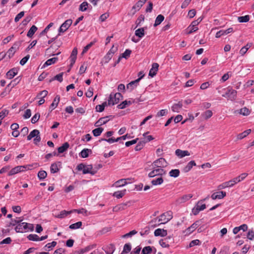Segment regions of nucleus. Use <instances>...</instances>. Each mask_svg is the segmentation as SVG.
<instances>
[{
    "label": "nucleus",
    "mask_w": 254,
    "mask_h": 254,
    "mask_svg": "<svg viewBox=\"0 0 254 254\" xmlns=\"http://www.w3.org/2000/svg\"><path fill=\"white\" fill-rule=\"evenodd\" d=\"M172 217H173V216H172L171 212L167 211L165 213L162 214L158 217V218H155V219L152 220L151 222L152 223H156L157 221L159 222V224H158L157 225L156 224L155 225V227L157 226H159L160 224H165V223H167L172 218Z\"/></svg>",
    "instance_id": "1"
},
{
    "label": "nucleus",
    "mask_w": 254,
    "mask_h": 254,
    "mask_svg": "<svg viewBox=\"0 0 254 254\" xmlns=\"http://www.w3.org/2000/svg\"><path fill=\"white\" fill-rule=\"evenodd\" d=\"M34 229L33 225L26 222L19 223L15 228L16 232L23 233L33 231Z\"/></svg>",
    "instance_id": "2"
},
{
    "label": "nucleus",
    "mask_w": 254,
    "mask_h": 254,
    "mask_svg": "<svg viewBox=\"0 0 254 254\" xmlns=\"http://www.w3.org/2000/svg\"><path fill=\"white\" fill-rule=\"evenodd\" d=\"M123 96L120 93L115 94L111 93L108 101V105H114L118 103L121 99H122Z\"/></svg>",
    "instance_id": "3"
},
{
    "label": "nucleus",
    "mask_w": 254,
    "mask_h": 254,
    "mask_svg": "<svg viewBox=\"0 0 254 254\" xmlns=\"http://www.w3.org/2000/svg\"><path fill=\"white\" fill-rule=\"evenodd\" d=\"M30 165L26 166H18L10 170V171L8 173V176H12L15 174H16L19 172H22L24 171V169H26L28 170L30 169Z\"/></svg>",
    "instance_id": "4"
},
{
    "label": "nucleus",
    "mask_w": 254,
    "mask_h": 254,
    "mask_svg": "<svg viewBox=\"0 0 254 254\" xmlns=\"http://www.w3.org/2000/svg\"><path fill=\"white\" fill-rule=\"evenodd\" d=\"M166 174V171L162 168L152 167V171L148 174V177L153 178L156 176H160Z\"/></svg>",
    "instance_id": "5"
},
{
    "label": "nucleus",
    "mask_w": 254,
    "mask_h": 254,
    "mask_svg": "<svg viewBox=\"0 0 254 254\" xmlns=\"http://www.w3.org/2000/svg\"><path fill=\"white\" fill-rule=\"evenodd\" d=\"M167 166V162L165 160V159L163 158H160L154 161L152 164V167L158 168H162L166 167Z\"/></svg>",
    "instance_id": "6"
},
{
    "label": "nucleus",
    "mask_w": 254,
    "mask_h": 254,
    "mask_svg": "<svg viewBox=\"0 0 254 254\" xmlns=\"http://www.w3.org/2000/svg\"><path fill=\"white\" fill-rule=\"evenodd\" d=\"M237 93L236 90L232 88H229L226 93L222 95V96L231 101H234L236 99Z\"/></svg>",
    "instance_id": "7"
},
{
    "label": "nucleus",
    "mask_w": 254,
    "mask_h": 254,
    "mask_svg": "<svg viewBox=\"0 0 254 254\" xmlns=\"http://www.w3.org/2000/svg\"><path fill=\"white\" fill-rule=\"evenodd\" d=\"M200 224L201 222L200 220L196 221L190 227L186 229L184 233H185L186 235H189L192 233Z\"/></svg>",
    "instance_id": "8"
},
{
    "label": "nucleus",
    "mask_w": 254,
    "mask_h": 254,
    "mask_svg": "<svg viewBox=\"0 0 254 254\" xmlns=\"http://www.w3.org/2000/svg\"><path fill=\"white\" fill-rule=\"evenodd\" d=\"M72 21L70 19L65 20L60 27V28L59 29V32L60 33L65 32L66 30L68 29V28L71 25V24H72Z\"/></svg>",
    "instance_id": "9"
},
{
    "label": "nucleus",
    "mask_w": 254,
    "mask_h": 254,
    "mask_svg": "<svg viewBox=\"0 0 254 254\" xmlns=\"http://www.w3.org/2000/svg\"><path fill=\"white\" fill-rule=\"evenodd\" d=\"M143 75H141L140 77H139L137 79L129 82L127 85V89L132 91L134 88V87L137 86L138 82L141 80V79L143 78Z\"/></svg>",
    "instance_id": "10"
},
{
    "label": "nucleus",
    "mask_w": 254,
    "mask_h": 254,
    "mask_svg": "<svg viewBox=\"0 0 254 254\" xmlns=\"http://www.w3.org/2000/svg\"><path fill=\"white\" fill-rule=\"evenodd\" d=\"M226 195L225 191H220L213 193L212 194L211 197L212 199L215 200L216 199H222Z\"/></svg>",
    "instance_id": "11"
},
{
    "label": "nucleus",
    "mask_w": 254,
    "mask_h": 254,
    "mask_svg": "<svg viewBox=\"0 0 254 254\" xmlns=\"http://www.w3.org/2000/svg\"><path fill=\"white\" fill-rule=\"evenodd\" d=\"M192 197V195L191 194H185V195H184L182 196L181 197L178 198L176 200V202L178 204L183 203H184V202L187 201L188 200H189Z\"/></svg>",
    "instance_id": "12"
},
{
    "label": "nucleus",
    "mask_w": 254,
    "mask_h": 254,
    "mask_svg": "<svg viewBox=\"0 0 254 254\" xmlns=\"http://www.w3.org/2000/svg\"><path fill=\"white\" fill-rule=\"evenodd\" d=\"M233 32V28H229L227 30H221L217 32L216 34L215 37L217 38H220L221 36L226 35L228 34L232 33Z\"/></svg>",
    "instance_id": "13"
},
{
    "label": "nucleus",
    "mask_w": 254,
    "mask_h": 254,
    "mask_svg": "<svg viewBox=\"0 0 254 254\" xmlns=\"http://www.w3.org/2000/svg\"><path fill=\"white\" fill-rule=\"evenodd\" d=\"M159 64L157 63H153L152 64V68L149 70V75L152 77L155 76L158 70Z\"/></svg>",
    "instance_id": "14"
},
{
    "label": "nucleus",
    "mask_w": 254,
    "mask_h": 254,
    "mask_svg": "<svg viewBox=\"0 0 254 254\" xmlns=\"http://www.w3.org/2000/svg\"><path fill=\"white\" fill-rule=\"evenodd\" d=\"M109 117L107 116L100 118L94 124V126L96 127H99L103 125L106 124L109 121Z\"/></svg>",
    "instance_id": "15"
},
{
    "label": "nucleus",
    "mask_w": 254,
    "mask_h": 254,
    "mask_svg": "<svg viewBox=\"0 0 254 254\" xmlns=\"http://www.w3.org/2000/svg\"><path fill=\"white\" fill-rule=\"evenodd\" d=\"M183 104L181 102L174 104L171 107V110L173 112L179 113L182 109Z\"/></svg>",
    "instance_id": "16"
},
{
    "label": "nucleus",
    "mask_w": 254,
    "mask_h": 254,
    "mask_svg": "<svg viewBox=\"0 0 254 254\" xmlns=\"http://www.w3.org/2000/svg\"><path fill=\"white\" fill-rule=\"evenodd\" d=\"M175 154L177 156L180 158H183L186 156L190 155V153L188 150H182L179 149L176 150Z\"/></svg>",
    "instance_id": "17"
},
{
    "label": "nucleus",
    "mask_w": 254,
    "mask_h": 254,
    "mask_svg": "<svg viewBox=\"0 0 254 254\" xmlns=\"http://www.w3.org/2000/svg\"><path fill=\"white\" fill-rule=\"evenodd\" d=\"M167 235V231L166 230L162 229H157L154 231V235L156 237L161 236L165 237Z\"/></svg>",
    "instance_id": "18"
},
{
    "label": "nucleus",
    "mask_w": 254,
    "mask_h": 254,
    "mask_svg": "<svg viewBox=\"0 0 254 254\" xmlns=\"http://www.w3.org/2000/svg\"><path fill=\"white\" fill-rule=\"evenodd\" d=\"M232 187H233V184L232 183L231 181L230 180L228 182H224V183H222V184L219 185L217 187V189L218 190H221L225 189L226 188Z\"/></svg>",
    "instance_id": "19"
},
{
    "label": "nucleus",
    "mask_w": 254,
    "mask_h": 254,
    "mask_svg": "<svg viewBox=\"0 0 254 254\" xmlns=\"http://www.w3.org/2000/svg\"><path fill=\"white\" fill-rule=\"evenodd\" d=\"M18 72L17 69L15 68H13L9 70L6 74V76L7 78L10 79L12 78Z\"/></svg>",
    "instance_id": "20"
},
{
    "label": "nucleus",
    "mask_w": 254,
    "mask_h": 254,
    "mask_svg": "<svg viewBox=\"0 0 254 254\" xmlns=\"http://www.w3.org/2000/svg\"><path fill=\"white\" fill-rule=\"evenodd\" d=\"M126 184H127V180L125 179H122L121 180H119L116 182L114 185L113 186L118 188V187H121L125 186Z\"/></svg>",
    "instance_id": "21"
},
{
    "label": "nucleus",
    "mask_w": 254,
    "mask_h": 254,
    "mask_svg": "<svg viewBox=\"0 0 254 254\" xmlns=\"http://www.w3.org/2000/svg\"><path fill=\"white\" fill-rule=\"evenodd\" d=\"M145 2L142 0H139L138 1L136 4L133 5L132 7V9H134V11L133 13H134L136 11H138L140 9V8L142 7Z\"/></svg>",
    "instance_id": "22"
},
{
    "label": "nucleus",
    "mask_w": 254,
    "mask_h": 254,
    "mask_svg": "<svg viewBox=\"0 0 254 254\" xmlns=\"http://www.w3.org/2000/svg\"><path fill=\"white\" fill-rule=\"evenodd\" d=\"M58 60V59L57 57H54L53 58L48 60L43 64V66L42 67V68H45L47 66L50 65L52 64L56 63Z\"/></svg>",
    "instance_id": "23"
},
{
    "label": "nucleus",
    "mask_w": 254,
    "mask_h": 254,
    "mask_svg": "<svg viewBox=\"0 0 254 254\" xmlns=\"http://www.w3.org/2000/svg\"><path fill=\"white\" fill-rule=\"evenodd\" d=\"M145 28H141L136 29L135 31V35L139 38H142L145 35Z\"/></svg>",
    "instance_id": "24"
},
{
    "label": "nucleus",
    "mask_w": 254,
    "mask_h": 254,
    "mask_svg": "<svg viewBox=\"0 0 254 254\" xmlns=\"http://www.w3.org/2000/svg\"><path fill=\"white\" fill-rule=\"evenodd\" d=\"M59 101H60V96H57L55 97V98L54 99L53 103L51 104V105L50 107V109H51V110L52 111L54 109H55L57 107Z\"/></svg>",
    "instance_id": "25"
},
{
    "label": "nucleus",
    "mask_w": 254,
    "mask_h": 254,
    "mask_svg": "<svg viewBox=\"0 0 254 254\" xmlns=\"http://www.w3.org/2000/svg\"><path fill=\"white\" fill-rule=\"evenodd\" d=\"M196 166V163L194 161H190L188 163L187 165L184 168L183 170L185 172H188L190 171L193 166Z\"/></svg>",
    "instance_id": "26"
},
{
    "label": "nucleus",
    "mask_w": 254,
    "mask_h": 254,
    "mask_svg": "<svg viewBox=\"0 0 254 254\" xmlns=\"http://www.w3.org/2000/svg\"><path fill=\"white\" fill-rule=\"evenodd\" d=\"M127 205V203H121L119 205L115 206L113 208V211L115 212H118L119 211L123 210L126 208Z\"/></svg>",
    "instance_id": "27"
},
{
    "label": "nucleus",
    "mask_w": 254,
    "mask_h": 254,
    "mask_svg": "<svg viewBox=\"0 0 254 254\" xmlns=\"http://www.w3.org/2000/svg\"><path fill=\"white\" fill-rule=\"evenodd\" d=\"M40 134V132L38 129H34L30 132V134L27 136V140H30L32 138L35 137Z\"/></svg>",
    "instance_id": "28"
},
{
    "label": "nucleus",
    "mask_w": 254,
    "mask_h": 254,
    "mask_svg": "<svg viewBox=\"0 0 254 254\" xmlns=\"http://www.w3.org/2000/svg\"><path fill=\"white\" fill-rule=\"evenodd\" d=\"M163 182V179L162 177H159L156 179H153L151 183L152 185L157 186L161 185Z\"/></svg>",
    "instance_id": "29"
},
{
    "label": "nucleus",
    "mask_w": 254,
    "mask_h": 254,
    "mask_svg": "<svg viewBox=\"0 0 254 254\" xmlns=\"http://www.w3.org/2000/svg\"><path fill=\"white\" fill-rule=\"evenodd\" d=\"M251 129H247V130L244 131L242 133H241L237 135V139H242L244 138V137H245L247 135H248L251 133Z\"/></svg>",
    "instance_id": "30"
},
{
    "label": "nucleus",
    "mask_w": 254,
    "mask_h": 254,
    "mask_svg": "<svg viewBox=\"0 0 254 254\" xmlns=\"http://www.w3.org/2000/svg\"><path fill=\"white\" fill-rule=\"evenodd\" d=\"M252 46V43H248L246 46L243 47L240 51V54L243 56L246 53L247 51L249 50V48Z\"/></svg>",
    "instance_id": "31"
},
{
    "label": "nucleus",
    "mask_w": 254,
    "mask_h": 254,
    "mask_svg": "<svg viewBox=\"0 0 254 254\" xmlns=\"http://www.w3.org/2000/svg\"><path fill=\"white\" fill-rule=\"evenodd\" d=\"M131 104H132V102H131L130 101H128L125 100V101H123L122 103H121V104H119L118 105L117 107L119 109H123L125 108L127 106L131 105Z\"/></svg>",
    "instance_id": "32"
},
{
    "label": "nucleus",
    "mask_w": 254,
    "mask_h": 254,
    "mask_svg": "<svg viewBox=\"0 0 254 254\" xmlns=\"http://www.w3.org/2000/svg\"><path fill=\"white\" fill-rule=\"evenodd\" d=\"M69 147V144L67 142H65L62 146L59 147L58 149L59 153H62L66 151Z\"/></svg>",
    "instance_id": "33"
},
{
    "label": "nucleus",
    "mask_w": 254,
    "mask_h": 254,
    "mask_svg": "<svg viewBox=\"0 0 254 254\" xmlns=\"http://www.w3.org/2000/svg\"><path fill=\"white\" fill-rule=\"evenodd\" d=\"M89 7L88 3L86 1H84L79 5V10L81 11H85L87 10Z\"/></svg>",
    "instance_id": "34"
},
{
    "label": "nucleus",
    "mask_w": 254,
    "mask_h": 254,
    "mask_svg": "<svg viewBox=\"0 0 254 254\" xmlns=\"http://www.w3.org/2000/svg\"><path fill=\"white\" fill-rule=\"evenodd\" d=\"M37 28L36 26L35 25H33L31 28L29 30L27 34V36L28 37H32L33 35L34 34V33H35V32L37 31Z\"/></svg>",
    "instance_id": "35"
},
{
    "label": "nucleus",
    "mask_w": 254,
    "mask_h": 254,
    "mask_svg": "<svg viewBox=\"0 0 254 254\" xmlns=\"http://www.w3.org/2000/svg\"><path fill=\"white\" fill-rule=\"evenodd\" d=\"M164 19V17L161 14H159L156 18L154 26L156 27L159 25Z\"/></svg>",
    "instance_id": "36"
},
{
    "label": "nucleus",
    "mask_w": 254,
    "mask_h": 254,
    "mask_svg": "<svg viewBox=\"0 0 254 254\" xmlns=\"http://www.w3.org/2000/svg\"><path fill=\"white\" fill-rule=\"evenodd\" d=\"M126 191V190L116 191L113 193V196L117 198H122L125 195Z\"/></svg>",
    "instance_id": "37"
},
{
    "label": "nucleus",
    "mask_w": 254,
    "mask_h": 254,
    "mask_svg": "<svg viewBox=\"0 0 254 254\" xmlns=\"http://www.w3.org/2000/svg\"><path fill=\"white\" fill-rule=\"evenodd\" d=\"M250 20V16L249 15H247L243 16H239L238 17V21L240 23H244L247 22L249 21Z\"/></svg>",
    "instance_id": "38"
},
{
    "label": "nucleus",
    "mask_w": 254,
    "mask_h": 254,
    "mask_svg": "<svg viewBox=\"0 0 254 254\" xmlns=\"http://www.w3.org/2000/svg\"><path fill=\"white\" fill-rule=\"evenodd\" d=\"M104 129L102 127H98L92 130V133L94 136H99L103 132Z\"/></svg>",
    "instance_id": "39"
},
{
    "label": "nucleus",
    "mask_w": 254,
    "mask_h": 254,
    "mask_svg": "<svg viewBox=\"0 0 254 254\" xmlns=\"http://www.w3.org/2000/svg\"><path fill=\"white\" fill-rule=\"evenodd\" d=\"M213 113L211 110H207L202 114V116L205 120H207L211 117Z\"/></svg>",
    "instance_id": "40"
},
{
    "label": "nucleus",
    "mask_w": 254,
    "mask_h": 254,
    "mask_svg": "<svg viewBox=\"0 0 254 254\" xmlns=\"http://www.w3.org/2000/svg\"><path fill=\"white\" fill-rule=\"evenodd\" d=\"M251 113V111L246 107H244L241 109L239 111V113L243 116H248Z\"/></svg>",
    "instance_id": "41"
},
{
    "label": "nucleus",
    "mask_w": 254,
    "mask_h": 254,
    "mask_svg": "<svg viewBox=\"0 0 254 254\" xmlns=\"http://www.w3.org/2000/svg\"><path fill=\"white\" fill-rule=\"evenodd\" d=\"M180 175V171L178 169L172 170L169 172V175L171 177L176 178Z\"/></svg>",
    "instance_id": "42"
},
{
    "label": "nucleus",
    "mask_w": 254,
    "mask_h": 254,
    "mask_svg": "<svg viewBox=\"0 0 254 254\" xmlns=\"http://www.w3.org/2000/svg\"><path fill=\"white\" fill-rule=\"evenodd\" d=\"M16 47L15 46V47L13 46V47H11L8 50V51L6 53V55H7L8 57L9 58H10L11 57H12L13 56L15 52H16Z\"/></svg>",
    "instance_id": "43"
},
{
    "label": "nucleus",
    "mask_w": 254,
    "mask_h": 254,
    "mask_svg": "<svg viewBox=\"0 0 254 254\" xmlns=\"http://www.w3.org/2000/svg\"><path fill=\"white\" fill-rule=\"evenodd\" d=\"M107 103L106 102H104L102 105H97L96 107V110L97 112H102L104 110L105 106H106Z\"/></svg>",
    "instance_id": "44"
},
{
    "label": "nucleus",
    "mask_w": 254,
    "mask_h": 254,
    "mask_svg": "<svg viewBox=\"0 0 254 254\" xmlns=\"http://www.w3.org/2000/svg\"><path fill=\"white\" fill-rule=\"evenodd\" d=\"M47 176V174L45 171L41 170L38 173V177L40 180H43L45 178H46Z\"/></svg>",
    "instance_id": "45"
},
{
    "label": "nucleus",
    "mask_w": 254,
    "mask_h": 254,
    "mask_svg": "<svg viewBox=\"0 0 254 254\" xmlns=\"http://www.w3.org/2000/svg\"><path fill=\"white\" fill-rule=\"evenodd\" d=\"M91 152V150L89 149H84L80 152V156L82 158H86L88 156L89 152Z\"/></svg>",
    "instance_id": "46"
},
{
    "label": "nucleus",
    "mask_w": 254,
    "mask_h": 254,
    "mask_svg": "<svg viewBox=\"0 0 254 254\" xmlns=\"http://www.w3.org/2000/svg\"><path fill=\"white\" fill-rule=\"evenodd\" d=\"M92 169V167L91 166H88L87 167L85 166L84 169L83 170V173L84 174L90 173L92 175H94L95 174V172L91 171Z\"/></svg>",
    "instance_id": "47"
},
{
    "label": "nucleus",
    "mask_w": 254,
    "mask_h": 254,
    "mask_svg": "<svg viewBox=\"0 0 254 254\" xmlns=\"http://www.w3.org/2000/svg\"><path fill=\"white\" fill-rule=\"evenodd\" d=\"M81 226L82 222L81 221H79L75 223L70 225L69 228L71 229H76L80 228Z\"/></svg>",
    "instance_id": "48"
},
{
    "label": "nucleus",
    "mask_w": 254,
    "mask_h": 254,
    "mask_svg": "<svg viewBox=\"0 0 254 254\" xmlns=\"http://www.w3.org/2000/svg\"><path fill=\"white\" fill-rule=\"evenodd\" d=\"M27 238L30 241H39V237L36 234H30Z\"/></svg>",
    "instance_id": "49"
},
{
    "label": "nucleus",
    "mask_w": 254,
    "mask_h": 254,
    "mask_svg": "<svg viewBox=\"0 0 254 254\" xmlns=\"http://www.w3.org/2000/svg\"><path fill=\"white\" fill-rule=\"evenodd\" d=\"M59 169L56 163H53L51 165L50 167V171L51 173H55L59 171Z\"/></svg>",
    "instance_id": "50"
},
{
    "label": "nucleus",
    "mask_w": 254,
    "mask_h": 254,
    "mask_svg": "<svg viewBox=\"0 0 254 254\" xmlns=\"http://www.w3.org/2000/svg\"><path fill=\"white\" fill-rule=\"evenodd\" d=\"M200 241L198 239L192 240L190 242L189 244V248L193 247L194 246H199L200 245Z\"/></svg>",
    "instance_id": "51"
},
{
    "label": "nucleus",
    "mask_w": 254,
    "mask_h": 254,
    "mask_svg": "<svg viewBox=\"0 0 254 254\" xmlns=\"http://www.w3.org/2000/svg\"><path fill=\"white\" fill-rule=\"evenodd\" d=\"M145 143V142H144V141H139L137 143L136 146H135V150L136 151H139V150H140L143 148V147L144 146Z\"/></svg>",
    "instance_id": "52"
},
{
    "label": "nucleus",
    "mask_w": 254,
    "mask_h": 254,
    "mask_svg": "<svg viewBox=\"0 0 254 254\" xmlns=\"http://www.w3.org/2000/svg\"><path fill=\"white\" fill-rule=\"evenodd\" d=\"M152 252V248L150 246H147L145 247L142 251V254H149Z\"/></svg>",
    "instance_id": "53"
},
{
    "label": "nucleus",
    "mask_w": 254,
    "mask_h": 254,
    "mask_svg": "<svg viewBox=\"0 0 254 254\" xmlns=\"http://www.w3.org/2000/svg\"><path fill=\"white\" fill-rule=\"evenodd\" d=\"M40 117V115L39 113L35 114L31 119V123L35 124L38 122Z\"/></svg>",
    "instance_id": "54"
},
{
    "label": "nucleus",
    "mask_w": 254,
    "mask_h": 254,
    "mask_svg": "<svg viewBox=\"0 0 254 254\" xmlns=\"http://www.w3.org/2000/svg\"><path fill=\"white\" fill-rule=\"evenodd\" d=\"M63 72L61 73H60L59 74H57L53 78L51 79L50 80V81L51 82L52 81H53L54 80H58L60 82H62L63 81Z\"/></svg>",
    "instance_id": "55"
},
{
    "label": "nucleus",
    "mask_w": 254,
    "mask_h": 254,
    "mask_svg": "<svg viewBox=\"0 0 254 254\" xmlns=\"http://www.w3.org/2000/svg\"><path fill=\"white\" fill-rule=\"evenodd\" d=\"M112 57L113 56H112L111 54L107 53L104 57L103 62H104L105 64H107L111 60Z\"/></svg>",
    "instance_id": "56"
},
{
    "label": "nucleus",
    "mask_w": 254,
    "mask_h": 254,
    "mask_svg": "<svg viewBox=\"0 0 254 254\" xmlns=\"http://www.w3.org/2000/svg\"><path fill=\"white\" fill-rule=\"evenodd\" d=\"M131 53V50L127 49L124 53L122 54L121 57L125 59L128 58Z\"/></svg>",
    "instance_id": "57"
},
{
    "label": "nucleus",
    "mask_w": 254,
    "mask_h": 254,
    "mask_svg": "<svg viewBox=\"0 0 254 254\" xmlns=\"http://www.w3.org/2000/svg\"><path fill=\"white\" fill-rule=\"evenodd\" d=\"M196 206L199 210L200 211L203 210L206 208V205L205 204H201V201H198L197 203Z\"/></svg>",
    "instance_id": "58"
},
{
    "label": "nucleus",
    "mask_w": 254,
    "mask_h": 254,
    "mask_svg": "<svg viewBox=\"0 0 254 254\" xmlns=\"http://www.w3.org/2000/svg\"><path fill=\"white\" fill-rule=\"evenodd\" d=\"M131 250V245L129 244H126L124 247L123 252L125 253H128Z\"/></svg>",
    "instance_id": "59"
},
{
    "label": "nucleus",
    "mask_w": 254,
    "mask_h": 254,
    "mask_svg": "<svg viewBox=\"0 0 254 254\" xmlns=\"http://www.w3.org/2000/svg\"><path fill=\"white\" fill-rule=\"evenodd\" d=\"M9 113L8 110L4 109L0 112V121L3 119L6 116L8 115Z\"/></svg>",
    "instance_id": "60"
},
{
    "label": "nucleus",
    "mask_w": 254,
    "mask_h": 254,
    "mask_svg": "<svg viewBox=\"0 0 254 254\" xmlns=\"http://www.w3.org/2000/svg\"><path fill=\"white\" fill-rule=\"evenodd\" d=\"M144 20V17L143 15H140L138 18L137 19V20H136V22H135V23L136 24V26H138L139 25H140L141 24V23Z\"/></svg>",
    "instance_id": "61"
},
{
    "label": "nucleus",
    "mask_w": 254,
    "mask_h": 254,
    "mask_svg": "<svg viewBox=\"0 0 254 254\" xmlns=\"http://www.w3.org/2000/svg\"><path fill=\"white\" fill-rule=\"evenodd\" d=\"M21 221L22 220L20 218H16V219H11L10 225L15 226L21 222Z\"/></svg>",
    "instance_id": "62"
},
{
    "label": "nucleus",
    "mask_w": 254,
    "mask_h": 254,
    "mask_svg": "<svg viewBox=\"0 0 254 254\" xmlns=\"http://www.w3.org/2000/svg\"><path fill=\"white\" fill-rule=\"evenodd\" d=\"M167 113V110L166 109H163L158 112L156 114V117H159L163 116H165Z\"/></svg>",
    "instance_id": "63"
},
{
    "label": "nucleus",
    "mask_w": 254,
    "mask_h": 254,
    "mask_svg": "<svg viewBox=\"0 0 254 254\" xmlns=\"http://www.w3.org/2000/svg\"><path fill=\"white\" fill-rule=\"evenodd\" d=\"M31 116V111L30 109H27L24 114L23 115V118L25 119L29 118Z\"/></svg>",
    "instance_id": "64"
}]
</instances>
